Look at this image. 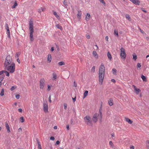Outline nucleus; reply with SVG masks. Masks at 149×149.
Returning a JSON list of instances; mask_svg holds the SVG:
<instances>
[{"label":"nucleus","instance_id":"473e14b6","mask_svg":"<svg viewBox=\"0 0 149 149\" xmlns=\"http://www.w3.org/2000/svg\"><path fill=\"white\" fill-rule=\"evenodd\" d=\"M81 10H79L78 12L77 16H79L80 17H81Z\"/></svg>","mask_w":149,"mask_h":149},{"label":"nucleus","instance_id":"680f3d73","mask_svg":"<svg viewBox=\"0 0 149 149\" xmlns=\"http://www.w3.org/2000/svg\"><path fill=\"white\" fill-rule=\"evenodd\" d=\"M73 102H74L76 100V97L74 98H72Z\"/></svg>","mask_w":149,"mask_h":149},{"label":"nucleus","instance_id":"de8ad7c7","mask_svg":"<svg viewBox=\"0 0 149 149\" xmlns=\"http://www.w3.org/2000/svg\"><path fill=\"white\" fill-rule=\"evenodd\" d=\"M111 136L113 138V139H115V137H114V133H112L111 134Z\"/></svg>","mask_w":149,"mask_h":149},{"label":"nucleus","instance_id":"b1692460","mask_svg":"<svg viewBox=\"0 0 149 149\" xmlns=\"http://www.w3.org/2000/svg\"><path fill=\"white\" fill-rule=\"evenodd\" d=\"M53 14L58 19H60V17L58 15L56 12L54 11V12Z\"/></svg>","mask_w":149,"mask_h":149},{"label":"nucleus","instance_id":"4d7b16f0","mask_svg":"<svg viewBox=\"0 0 149 149\" xmlns=\"http://www.w3.org/2000/svg\"><path fill=\"white\" fill-rule=\"evenodd\" d=\"M18 110V111L20 112H22V110L21 109H19Z\"/></svg>","mask_w":149,"mask_h":149},{"label":"nucleus","instance_id":"864d4df0","mask_svg":"<svg viewBox=\"0 0 149 149\" xmlns=\"http://www.w3.org/2000/svg\"><path fill=\"white\" fill-rule=\"evenodd\" d=\"M51 89V87L49 85H48V88H47V90L48 91H49Z\"/></svg>","mask_w":149,"mask_h":149},{"label":"nucleus","instance_id":"7c9ffc66","mask_svg":"<svg viewBox=\"0 0 149 149\" xmlns=\"http://www.w3.org/2000/svg\"><path fill=\"white\" fill-rule=\"evenodd\" d=\"M132 56L133 57V59L134 60L136 61L137 59V56L136 54H133Z\"/></svg>","mask_w":149,"mask_h":149},{"label":"nucleus","instance_id":"aec40b11","mask_svg":"<svg viewBox=\"0 0 149 149\" xmlns=\"http://www.w3.org/2000/svg\"><path fill=\"white\" fill-rule=\"evenodd\" d=\"M108 103L110 106H111L113 105V100L112 99H110L109 100Z\"/></svg>","mask_w":149,"mask_h":149},{"label":"nucleus","instance_id":"c03bdc74","mask_svg":"<svg viewBox=\"0 0 149 149\" xmlns=\"http://www.w3.org/2000/svg\"><path fill=\"white\" fill-rule=\"evenodd\" d=\"M5 29H6V30H7L8 29H9V27H8V24H7V23H6V24H5Z\"/></svg>","mask_w":149,"mask_h":149},{"label":"nucleus","instance_id":"2eb2a0df","mask_svg":"<svg viewBox=\"0 0 149 149\" xmlns=\"http://www.w3.org/2000/svg\"><path fill=\"white\" fill-rule=\"evenodd\" d=\"M5 126L6 127V128L7 129L8 132H10V127L9 125L7 122L5 123Z\"/></svg>","mask_w":149,"mask_h":149},{"label":"nucleus","instance_id":"37998d69","mask_svg":"<svg viewBox=\"0 0 149 149\" xmlns=\"http://www.w3.org/2000/svg\"><path fill=\"white\" fill-rule=\"evenodd\" d=\"M63 4L65 6H68V2L65 0L63 2Z\"/></svg>","mask_w":149,"mask_h":149},{"label":"nucleus","instance_id":"f257e3e1","mask_svg":"<svg viewBox=\"0 0 149 149\" xmlns=\"http://www.w3.org/2000/svg\"><path fill=\"white\" fill-rule=\"evenodd\" d=\"M99 114L95 113L93 115L92 119L94 123H96L98 119L100 122L101 123L102 122V113L101 111V108L99 109Z\"/></svg>","mask_w":149,"mask_h":149},{"label":"nucleus","instance_id":"603ef678","mask_svg":"<svg viewBox=\"0 0 149 149\" xmlns=\"http://www.w3.org/2000/svg\"><path fill=\"white\" fill-rule=\"evenodd\" d=\"M50 140L53 141L54 140V138L53 136H51L50 138Z\"/></svg>","mask_w":149,"mask_h":149},{"label":"nucleus","instance_id":"0eeeda50","mask_svg":"<svg viewBox=\"0 0 149 149\" xmlns=\"http://www.w3.org/2000/svg\"><path fill=\"white\" fill-rule=\"evenodd\" d=\"M104 74L105 73L99 72V81L101 84H102L104 77Z\"/></svg>","mask_w":149,"mask_h":149},{"label":"nucleus","instance_id":"1a4fd4ad","mask_svg":"<svg viewBox=\"0 0 149 149\" xmlns=\"http://www.w3.org/2000/svg\"><path fill=\"white\" fill-rule=\"evenodd\" d=\"M105 70L104 65L103 63H102L99 68V72L105 73Z\"/></svg>","mask_w":149,"mask_h":149},{"label":"nucleus","instance_id":"c9c22d12","mask_svg":"<svg viewBox=\"0 0 149 149\" xmlns=\"http://www.w3.org/2000/svg\"><path fill=\"white\" fill-rule=\"evenodd\" d=\"M7 30V34L8 35V37H10V32L9 29H8Z\"/></svg>","mask_w":149,"mask_h":149},{"label":"nucleus","instance_id":"774afa93","mask_svg":"<svg viewBox=\"0 0 149 149\" xmlns=\"http://www.w3.org/2000/svg\"><path fill=\"white\" fill-rule=\"evenodd\" d=\"M130 148L131 149H134V147L133 146H131L130 147Z\"/></svg>","mask_w":149,"mask_h":149},{"label":"nucleus","instance_id":"6ab92c4d","mask_svg":"<svg viewBox=\"0 0 149 149\" xmlns=\"http://www.w3.org/2000/svg\"><path fill=\"white\" fill-rule=\"evenodd\" d=\"M125 120L126 122L130 124H132L133 123L132 121L128 118H125Z\"/></svg>","mask_w":149,"mask_h":149},{"label":"nucleus","instance_id":"39448f33","mask_svg":"<svg viewBox=\"0 0 149 149\" xmlns=\"http://www.w3.org/2000/svg\"><path fill=\"white\" fill-rule=\"evenodd\" d=\"M12 61V59L11 57L10 56H8L6 59L4 63V65L5 66L11 65Z\"/></svg>","mask_w":149,"mask_h":149},{"label":"nucleus","instance_id":"dca6fc26","mask_svg":"<svg viewBox=\"0 0 149 149\" xmlns=\"http://www.w3.org/2000/svg\"><path fill=\"white\" fill-rule=\"evenodd\" d=\"M57 78V75L55 73H53L52 74V79L53 80H56Z\"/></svg>","mask_w":149,"mask_h":149},{"label":"nucleus","instance_id":"f704fd0d","mask_svg":"<svg viewBox=\"0 0 149 149\" xmlns=\"http://www.w3.org/2000/svg\"><path fill=\"white\" fill-rule=\"evenodd\" d=\"M17 6V4L16 2V1H15V2L14 3V5L12 6V8H15Z\"/></svg>","mask_w":149,"mask_h":149},{"label":"nucleus","instance_id":"bf43d9fd","mask_svg":"<svg viewBox=\"0 0 149 149\" xmlns=\"http://www.w3.org/2000/svg\"><path fill=\"white\" fill-rule=\"evenodd\" d=\"M18 132H21L22 131V128H19L18 129Z\"/></svg>","mask_w":149,"mask_h":149},{"label":"nucleus","instance_id":"412c9836","mask_svg":"<svg viewBox=\"0 0 149 149\" xmlns=\"http://www.w3.org/2000/svg\"><path fill=\"white\" fill-rule=\"evenodd\" d=\"M3 74H5L7 76L9 77L10 76L9 72L6 70H2Z\"/></svg>","mask_w":149,"mask_h":149},{"label":"nucleus","instance_id":"49530a36","mask_svg":"<svg viewBox=\"0 0 149 149\" xmlns=\"http://www.w3.org/2000/svg\"><path fill=\"white\" fill-rule=\"evenodd\" d=\"M49 101L50 103H51L52 102V100H51V95H50L49 97Z\"/></svg>","mask_w":149,"mask_h":149},{"label":"nucleus","instance_id":"3c124183","mask_svg":"<svg viewBox=\"0 0 149 149\" xmlns=\"http://www.w3.org/2000/svg\"><path fill=\"white\" fill-rule=\"evenodd\" d=\"M86 37L87 39H89L90 38V36L89 35H86Z\"/></svg>","mask_w":149,"mask_h":149},{"label":"nucleus","instance_id":"72a5a7b5","mask_svg":"<svg viewBox=\"0 0 149 149\" xmlns=\"http://www.w3.org/2000/svg\"><path fill=\"white\" fill-rule=\"evenodd\" d=\"M58 65L60 66L64 65L65 64L63 62L61 61L58 63Z\"/></svg>","mask_w":149,"mask_h":149},{"label":"nucleus","instance_id":"f03ea898","mask_svg":"<svg viewBox=\"0 0 149 149\" xmlns=\"http://www.w3.org/2000/svg\"><path fill=\"white\" fill-rule=\"evenodd\" d=\"M29 30L30 31V40L31 41H33L34 40L33 38V22L32 19H31L29 21Z\"/></svg>","mask_w":149,"mask_h":149},{"label":"nucleus","instance_id":"e433bc0d","mask_svg":"<svg viewBox=\"0 0 149 149\" xmlns=\"http://www.w3.org/2000/svg\"><path fill=\"white\" fill-rule=\"evenodd\" d=\"M147 149H149V140L147 141H146Z\"/></svg>","mask_w":149,"mask_h":149},{"label":"nucleus","instance_id":"6e6552de","mask_svg":"<svg viewBox=\"0 0 149 149\" xmlns=\"http://www.w3.org/2000/svg\"><path fill=\"white\" fill-rule=\"evenodd\" d=\"M45 81L44 79L43 78L40 80V88L41 89H43L45 85Z\"/></svg>","mask_w":149,"mask_h":149},{"label":"nucleus","instance_id":"09e8293b","mask_svg":"<svg viewBox=\"0 0 149 149\" xmlns=\"http://www.w3.org/2000/svg\"><path fill=\"white\" fill-rule=\"evenodd\" d=\"M141 66V65L140 63H138L137 64V67L138 68H140Z\"/></svg>","mask_w":149,"mask_h":149},{"label":"nucleus","instance_id":"69168bd1","mask_svg":"<svg viewBox=\"0 0 149 149\" xmlns=\"http://www.w3.org/2000/svg\"><path fill=\"white\" fill-rule=\"evenodd\" d=\"M111 81L112 82H113L114 83L115 82H116L115 80L114 79H112L111 80Z\"/></svg>","mask_w":149,"mask_h":149},{"label":"nucleus","instance_id":"13d9d810","mask_svg":"<svg viewBox=\"0 0 149 149\" xmlns=\"http://www.w3.org/2000/svg\"><path fill=\"white\" fill-rule=\"evenodd\" d=\"M139 29L141 33H144V31L143 30H141V29L140 28H139Z\"/></svg>","mask_w":149,"mask_h":149},{"label":"nucleus","instance_id":"4be33fe9","mask_svg":"<svg viewBox=\"0 0 149 149\" xmlns=\"http://www.w3.org/2000/svg\"><path fill=\"white\" fill-rule=\"evenodd\" d=\"M107 56L109 59L110 60H111L112 59V56L110 53L109 52H107Z\"/></svg>","mask_w":149,"mask_h":149},{"label":"nucleus","instance_id":"ddd939ff","mask_svg":"<svg viewBox=\"0 0 149 149\" xmlns=\"http://www.w3.org/2000/svg\"><path fill=\"white\" fill-rule=\"evenodd\" d=\"M134 86V90L136 91V93L137 94H138L140 91V89L139 88H137L136 86Z\"/></svg>","mask_w":149,"mask_h":149},{"label":"nucleus","instance_id":"052dcab7","mask_svg":"<svg viewBox=\"0 0 149 149\" xmlns=\"http://www.w3.org/2000/svg\"><path fill=\"white\" fill-rule=\"evenodd\" d=\"M74 86L76 87L77 86V84L75 83V81H74Z\"/></svg>","mask_w":149,"mask_h":149},{"label":"nucleus","instance_id":"c85d7f7f","mask_svg":"<svg viewBox=\"0 0 149 149\" xmlns=\"http://www.w3.org/2000/svg\"><path fill=\"white\" fill-rule=\"evenodd\" d=\"M37 142L38 145V149H42L41 145L40 144V142L38 140H37Z\"/></svg>","mask_w":149,"mask_h":149},{"label":"nucleus","instance_id":"8fccbe9b","mask_svg":"<svg viewBox=\"0 0 149 149\" xmlns=\"http://www.w3.org/2000/svg\"><path fill=\"white\" fill-rule=\"evenodd\" d=\"M15 97L17 99H19L20 97V95H16Z\"/></svg>","mask_w":149,"mask_h":149},{"label":"nucleus","instance_id":"bb28decb","mask_svg":"<svg viewBox=\"0 0 149 149\" xmlns=\"http://www.w3.org/2000/svg\"><path fill=\"white\" fill-rule=\"evenodd\" d=\"M116 70L115 68H113L112 69V72L113 74L115 75H116Z\"/></svg>","mask_w":149,"mask_h":149},{"label":"nucleus","instance_id":"7ed1b4c3","mask_svg":"<svg viewBox=\"0 0 149 149\" xmlns=\"http://www.w3.org/2000/svg\"><path fill=\"white\" fill-rule=\"evenodd\" d=\"M6 69L10 73H13L15 71V65L14 63H12L11 65L5 66Z\"/></svg>","mask_w":149,"mask_h":149},{"label":"nucleus","instance_id":"ea45409f","mask_svg":"<svg viewBox=\"0 0 149 149\" xmlns=\"http://www.w3.org/2000/svg\"><path fill=\"white\" fill-rule=\"evenodd\" d=\"M4 89L3 88L1 89V91L0 93V95L1 96H3L4 95Z\"/></svg>","mask_w":149,"mask_h":149},{"label":"nucleus","instance_id":"393cba45","mask_svg":"<svg viewBox=\"0 0 149 149\" xmlns=\"http://www.w3.org/2000/svg\"><path fill=\"white\" fill-rule=\"evenodd\" d=\"M88 91H85L84 92V96L83 97V99L85 97H86V96H87V95H88Z\"/></svg>","mask_w":149,"mask_h":149},{"label":"nucleus","instance_id":"a878e982","mask_svg":"<svg viewBox=\"0 0 149 149\" xmlns=\"http://www.w3.org/2000/svg\"><path fill=\"white\" fill-rule=\"evenodd\" d=\"M141 77L143 81L146 82L147 79L146 77L143 75L141 76Z\"/></svg>","mask_w":149,"mask_h":149},{"label":"nucleus","instance_id":"5701e85b","mask_svg":"<svg viewBox=\"0 0 149 149\" xmlns=\"http://www.w3.org/2000/svg\"><path fill=\"white\" fill-rule=\"evenodd\" d=\"M45 8H41L38 10V11L39 13H41L42 12L44 11Z\"/></svg>","mask_w":149,"mask_h":149},{"label":"nucleus","instance_id":"2f4dec72","mask_svg":"<svg viewBox=\"0 0 149 149\" xmlns=\"http://www.w3.org/2000/svg\"><path fill=\"white\" fill-rule=\"evenodd\" d=\"M95 66H93L91 70V72L92 73H94L95 72Z\"/></svg>","mask_w":149,"mask_h":149},{"label":"nucleus","instance_id":"f8f14e48","mask_svg":"<svg viewBox=\"0 0 149 149\" xmlns=\"http://www.w3.org/2000/svg\"><path fill=\"white\" fill-rule=\"evenodd\" d=\"M133 3L136 5H139L140 2L138 0H130Z\"/></svg>","mask_w":149,"mask_h":149},{"label":"nucleus","instance_id":"f3484780","mask_svg":"<svg viewBox=\"0 0 149 149\" xmlns=\"http://www.w3.org/2000/svg\"><path fill=\"white\" fill-rule=\"evenodd\" d=\"M91 15L90 14L87 13L85 18V19L87 21H88L89 19L90 18Z\"/></svg>","mask_w":149,"mask_h":149},{"label":"nucleus","instance_id":"79ce46f5","mask_svg":"<svg viewBox=\"0 0 149 149\" xmlns=\"http://www.w3.org/2000/svg\"><path fill=\"white\" fill-rule=\"evenodd\" d=\"M17 88V87L16 86H12L11 88H10V90L11 91H13V90L14 89H15L16 88Z\"/></svg>","mask_w":149,"mask_h":149},{"label":"nucleus","instance_id":"5fc2aeb1","mask_svg":"<svg viewBox=\"0 0 149 149\" xmlns=\"http://www.w3.org/2000/svg\"><path fill=\"white\" fill-rule=\"evenodd\" d=\"M67 104H64V108L65 109H66L67 108Z\"/></svg>","mask_w":149,"mask_h":149},{"label":"nucleus","instance_id":"58836bf2","mask_svg":"<svg viewBox=\"0 0 149 149\" xmlns=\"http://www.w3.org/2000/svg\"><path fill=\"white\" fill-rule=\"evenodd\" d=\"M100 1L101 3H102L103 4V5L104 6H106L105 3V2L104 0H100Z\"/></svg>","mask_w":149,"mask_h":149},{"label":"nucleus","instance_id":"9d476101","mask_svg":"<svg viewBox=\"0 0 149 149\" xmlns=\"http://www.w3.org/2000/svg\"><path fill=\"white\" fill-rule=\"evenodd\" d=\"M43 109L45 112H47L48 111V106L47 103H44L43 104Z\"/></svg>","mask_w":149,"mask_h":149},{"label":"nucleus","instance_id":"a19ab883","mask_svg":"<svg viewBox=\"0 0 149 149\" xmlns=\"http://www.w3.org/2000/svg\"><path fill=\"white\" fill-rule=\"evenodd\" d=\"M114 34L117 37L118 36V32L117 31H116L115 30H114Z\"/></svg>","mask_w":149,"mask_h":149},{"label":"nucleus","instance_id":"c756f323","mask_svg":"<svg viewBox=\"0 0 149 149\" xmlns=\"http://www.w3.org/2000/svg\"><path fill=\"white\" fill-rule=\"evenodd\" d=\"M125 17L126 18L130 21H131V19L130 17V15L128 14H126L125 15Z\"/></svg>","mask_w":149,"mask_h":149},{"label":"nucleus","instance_id":"a18cd8bd","mask_svg":"<svg viewBox=\"0 0 149 149\" xmlns=\"http://www.w3.org/2000/svg\"><path fill=\"white\" fill-rule=\"evenodd\" d=\"M20 52H17L16 54V56H17V57H18L19 55H20Z\"/></svg>","mask_w":149,"mask_h":149},{"label":"nucleus","instance_id":"cd10ccee","mask_svg":"<svg viewBox=\"0 0 149 149\" xmlns=\"http://www.w3.org/2000/svg\"><path fill=\"white\" fill-rule=\"evenodd\" d=\"M56 27L58 29H60L62 30L63 29V28L59 24H57L56 25Z\"/></svg>","mask_w":149,"mask_h":149},{"label":"nucleus","instance_id":"4468645a","mask_svg":"<svg viewBox=\"0 0 149 149\" xmlns=\"http://www.w3.org/2000/svg\"><path fill=\"white\" fill-rule=\"evenodd\" d=\"M52 58L51 55L49 54L47 56V60L48 62L50 63L52 61Z\"/></svg>","mask_w":149,"mask_h":149},{"label":"nucleus","instance_id":"6e6d98bb","mask_svg":"<svg viewBox=\"0 0 149 149\" xmlns=\"http://www.w3.org/2000/svg\"><path fill=\"white\" fill-rule=\"evenodd\" d=\"M109 144L110 145L112 146L113 145V143L111 141H110L109 142Z\"/></svg>","mask_w":149,"mask_h":149},{"label":"nucleus","instance_id":"338daca9","mask_svg":"<svg viewBox=\"0 0 149 149\" xmlns=\"http://www.w3.org/2000/svg\"><path fill=\"white\" fill-rule=\"evenodd\" d=\"M108 36H106L105 38V39L106 40L108 41Z\"/></svg>","mask_w":149,"mask_h":149},{"label":"nucleus","instance_id":"9b49d317","mask_svg":"<svg viewBox=\"0 0 149 149\" xmlns=\"http://www.w3.org/2000/svg\"><path fill=\"white\" fill-rule=\"evenodd\" d=\"M5 77V75L3 74L2 71H0V80L2 81Z\"/></svg>","mask_w":149,"mask_h":149},{"label":"nucleus","instance_id":"0e129e2a","mask_svg":"<svg viewBox=\"0 0 149 149\" xmlns=\"http://www.w3.org/2000/svg\"><path fill=\"white\" fill-rule=\"evenodd\" d=\"M60 143V142L58 141H57L56 142V144L57 145H58Z\"/></svg>","mask_w":149,"mask_h":149},{"label":"nucleus","instance_id":"20e7f679","mask_svg":"<svg viewBox=\"0 0 149 149\" xmlns=\"http://www.w3.org/2000/svg\"><path fill=\"white\" fill-rule=\"evenodd\" d=\"M85 123L89 126H92L93 125L91 117L88 116H86L84 118Z\"/></svg>","mask_w":149,"mask_h":149},{"label":"nucleus","instance_id":"423d86ee","mask_svg":"<svg viewBox=\"0 0 149 149\" xmlns=\"http://www.w3.org/2000/svg\"><path fill=\"white\" fill-rule=\"evenodd\" d=\"M120 56L121 58L125 60L126 57V54L125 50L123 47H121L120 49Z\"/></svg>","mask_w":149,"mask_h":149},{"label":"nucleus","instance_id":"a211bd4d","mask_svg":"<svg viewBox=\"0 0 149 149\" xmlns=\"http://www.w3.org/2000/svg\"><path fill=\"white\" fill-rule=\"evenodd\" d=\"M93 54L95 58H98V55L96 51H93Z\"/></svg>","mask_w":149,"mask_h":149},{"label":"nucleus","instance_id":"4c0bfd02","mask_svg":"<svg viewBox=\"0 0 149 149\" xmlns=\"http://www.w3.org/2000/svg\"><path fill=\"white\" fill-rule=\"evenodd\" d=\"M20 120L21 123H23L24 121V119L23 117H20Z\"/></svg>","mask_w":149,"mask_h":149},{"label":"nucleus","instance_id":"e2e57ef3","mask_svg":"<svg viewBox=\"0 0 149 149\" xmlns=\"http://www.w3.org/2000/svg\"><path fill=\"white\" fill-rule=\"evenodd\" d=\"M17 61L18 63H20V60L19 59V58H17Z\"/></svg>","mask_w":149,"mask_h":149}]
</instances>
